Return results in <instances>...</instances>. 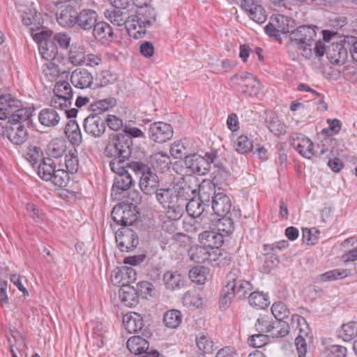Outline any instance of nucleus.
Wrapping results in <instances>:
<instances>
[{
    "instance_id": "nucleus-1",
    "label": "nucleus",
    "mask_w": 357,
    "mask_h": 357,
    "mask_svg": "<svg viewBox=\"0 0 357 357\" xmlns=\"http://www.w3.org/2000/svg\"><path fill=\"white\" fill-rule=\"evenodd\" d=\"M317 36L314 27L311 26H300L291 30L289 35L287 47L296 49L305 58L310 59L312 56V46Z\"/></svg>"
},
{
    "instance_id": "nucleus-2",
    "label": "nucleus",
    "mask_w": 357,
    "mask_h": 357,
    "mask_svg": "<svg viewBox=\"0 0 357 357\" xmlns=\"http://www.w3.org/2000/svg\"><path fill=\"white\" fill-rule=\"evenodd\" d=\"M132 139L122 134L116 135L106 146L104 153L108 158H113L110 162H116L119 165H124L132 153Z\"/></svg>"
},
{
    "instance_id": "nucleus-3",
    "label": "nucleus",
    "mask_w": 357,
    "mask_h": 357,
    "mask_svg": "<svg viewBox=\"0 0 357 357\" xmlns=\"http://www.w3.org/2000/svg\"><path fill=\"white\" fill-rule=\"evenodd\" d=\"M31 108L24 107L21 101L10 94L0 96V119H9L12 122L17 119H29Z\"/></svg>"
},
{
    "instance_id": "nucleus-4",
    "label": "nucleus",
    "mask_w": 357,
    "mask_h": 357,
    "mask_svg": "<svg viewBox=\"0 0 357 357\" xmlns=\"http://www.w3.org/2000/svg\"><path fill=\"white\" fill-rule=\"evenodd\" d=\"M130 162L124 165H119L116 162H110L109 167L112 171L116 173L114 183L111 190V196L114 199H120L121 194L130 189L133 183V180L127 169Z\"/></svg>"
},
{
    "instance_id": "nucleus-5",
    "label": "nucleus",
    "mask_w": 357,
    "mask_h": 357,
    "mask_svg": "<svg viewBox=\"0 0 357 357\" xmlns=\"http://www.w3.org/2000/svg\"><path fill=\"white\" fill-rule=\"evenodd\" d=\"M136 174H141L139 187L144 194L151 195L156 192L159 178L148 165L140 161H132L129 165Z\"/></svg>"
},
{
    "instance_id": "nucleus-6",
    "label": "nucleus",
    "mask_w": 357,
    "mask_h": 357,
    "mask_svg": "<svg viewBox=\"0 0 357 357\" xmlns=\"http://www.w3.org/2000/svg\"><path fill=\"white\" fill-rule=\"evenodd\" d=\"M75 0H68L57 4L56 21L63 27H73L76 24L77 12Z\"/></svg>"
},
{
    "instance_id": "nucleus-7",
    "label": "nucleus",
    "mask_w": 357,
    "mask_h": 357,
    "mask_svg": "<svg viewBox=\"0 0 357 357\" xmlns=\"http://www.w3.org/2000/svg\"><path fill=\"white\" fill-rule=\"evenodd\" d=\"M136 213L137 210L135 209V207L122 202L113 208L111 217L116 225L126 227V226L132 225L137 220Z\"/></svg>"
},
{
    "instance_id": "nucleus-8",
    "label": "nucleus",
    "mask_w": 357,
    "mask_h": 357,
    "mask_svg": "<svg viewBox=\"0 0 357 357\" xmlns=\"http://www.w3.org/2000/svg\"><path fill=\"white\" fill-rule=\"evenodd\" d=\"M197 188V179L192 176H186L180 178L173 188L180 202L185 203V201L195 197Z\"/></svg>"
},
{
    "instance_id": "nucleus-9",
    "label": "nucleus",
    "mask_w": 357,
    "mask_h": 357,
    "mask_svg": "<svg viewBox=\"0 0 357 357\" xmlns=\"http://www.w3.org/2000/svg\"><path fill=\"white\" fill-rule=\"evenodd\" d=\"M234 84L241 88V91L250 96H257L260 91V85L258 80L248 72H242L233 75L231 78Z\"/></svg>"
},
{
    "instance_id": "nucleus-10",
    "label": "nucleus",
    "mask_w": 357,
    "mask_h": 357,
    "mask_svg": "<svg viewBox=\"0 0 357 357\" xmlns=\"http://www.w3.org/2000/svg\"><path fill=\"white\" fill-rule=\"evenodd\" d=\"M213 226V220L206 213L196 217H192L183 222L184 230L192 234L205 232L208 229H212Z\"/></svg>"
},
{
    "instance_id": "nucleus-11",
    "label": "nucleus",
    "mask_w": 357,
    "mask_h": 357,
    "mask_svg": "<svg viewBox=\"0 0 357 357\" xmlns=\"http://www.w3.org/2000/svg\"><path fill=\"white\" fill-rule=\"evenodd\" d=\"M28 120L17 119L13 122L11 121L7 122L6 127V136L12 143L20 145L26 140L28 132L23 123Z\"/></svg>"
},
{
    "instance_id": "nucleus-12",
    "label": "nucleus",
    "mask_w": 357,
    "mask_h": 357,
    "mask_svg": "<svg viewBox=\"0 0 357 357\" xmlns=\"http://www.w3.org/2000/svg\"><path fill=\"white\" fill-rule=\"evenodd\" d=\"M116 242L122 252L132 251L138 245L137 234L128 227H122L116 232Z\"/></svg>"
},
{
    "instance_id": "nucleus-13",
    "label": "nucleus",
    "mask_w": 357,
    "mask_h": 357,
    "mask_svg": "<svg viewBox=\"0 0 357 357\" xmlns=\"http://www.w3.org/2000/svg\"><path fill=\"white\" fill-rule=\"evenodd\" d=\"M173 133L174 131L172 126L167 123L158 121L149 126V137L156 143L162 144L170 140Z\"/></svg>"
},
{
    "instance_id": "nucleus-14",
    "label": "nucleus",
    "mask_w": 357,
    "mask_h": 357,
    "mask_svg": "<svg viewBox=\"0 0 357 357\" xmlns=\"http://www.w3.org/2000/svg\"><path fill=\"white\" fill-rule=\"evenodd\" d=\"M151 20H145L137 13L128 16L126 29L130 36L140 38L145 34L146 28L151 26Z\"/></svg>"
},
{
    "instance_id": "nucleus-15",
    "label": "nucleus",
    "mask_w": 357,
    "mask_h": 357,
    "mask_svg": "<svg viewBox=\"0 0 357 357\" xmlns=\"http://www.w3.org/2000/svg\"><path fill=\"white\" fill-rule=\"evenodd\" d=\"M248 13L249 17L257 24H263L267 19L264 8L256 0H236Z\"/></svg>"
},
{
    "instance_id": "nucleus-16",
    "label": "nucleus",
    "mask_w": 357,
    "mask_h": 357,
    "mask_svg": "<svg viewBox=\"0 0 357 357\" xmlns=\"http://www.w3.org/2000/svg\"><path fill=\"white\" fill-rule=\"evenodd\" d=\"M83 127L84 132L94 137H101L106 130L105 120L98 115L89 114L84 119Z\"/></svg>"
},
{
    "instance_id": "nucleus-17",
    "label": "nucleus",
    "mask_w": 357,
    "mask_h": 357,
    "mask_svg": "<svg viewBox=\"0 0 357 357\" xmlns=\"http://www.w3.org/2000/svg\"><path fill=\"white\" fill-rule=\"evenodd\" d=\"M185 165L191 173L198 175H206L209 172V163L207 157L197 154L187 155L185 158Z\"/></svg>"
},
{
    "instance_id": "nucleus-18",
    "label": "nucleus",
    "mask_w": 357,
    "mask_h": 357,
    "mask_svg": "<svg viewBox=\"0 0 357 357\" xmlns=\"http://www.w3.org/2000/svg\"><path fill=\"white\" fill-rule=\"evenodd\" d=\"M149 346L148 341L139 335L131 337L127 341V348L131 353L135 355L144 354L142 357H158L159 353L156 350L148 351Z\"/></svg>"
},
{
    "instance_id": "nucleus-19",
    "label": "nucleus",
    "mask_w": 357,
    "mask_h": 357,
    "mask_svg": "<svg viewBox=\"0 0 357 357\" xmlns=\"http://www.w3.org/2000/svg\"><path fill=\"white\" fill-rule=\"evenodd\" d=\"M238 272H229L226 276V285L223 287L219 301V306L221 310H227L231 303L234 297V285L232 284L236 278Z\"/></svg>"
},
{
    "instance_id": "nucleus-20",
    "label": "nucleus",
    "mask_w": 357,
    "mask_h": 357,
    "mask_svg": "<svg viewBox=\"0 0 357 357\" xmlns=\"http://www.w3.org/2000/svg\"><path fill=\"white\" fill-rule=\"evenodd\" d=\"M326 56L332 64L341 66L347 59V50L340 43H333L327 46Z\"/></svg>"
},
{
    "instance_id": "nucleus-21",
    "label": "nucleus",
    "mask_w": 357,
    "mask_h": 357,
    "mask_svg": "<svg viewBox=\"0 0 357 357\" xmlns=\"http://www.w3.org/2000/svg\"><path fill=\"white\" fill-rule=\"evenodd\" d=\"M70 82L75 88L79 89H88L93 83V77L87 70L77 68L70 75Z\"/></svg>"
},
{
    "instance_id": "nucleus-22",
    "label": "nucleus",
    "mask_w": 357,
    "mask_h": 357,
    "mask_svg": "<svg viewBox=\"0 0 357 357\" xmlns=\"http://www.w3.org/2000/svg\"><path fill=\"white\" fill-rule=\"evenodd\" d=\"M199 241L208 250L218 248L224 243V234L208 229L199 234Z\"/></svg>"
},
{
    "instance_id": "nucleus-23",
    "label": "nucleus",
    "mask_w": 357,
    "mask_h": 357,
    "mask_svg": "<svg viewBox=\"0 0 357 357\" xmlns=\"http://www.w3.org/2000/svg\"><path fill=\"white\" fill-rule=\"evenodd\" d=\"M211 207L218 216L228 215L230 212L231 203L229 197L223 192H218L214 199L211 200Z\"/></svg>"
},
{
    "instance_id": "nucleus-24",
    "label": "nucleus",
    "mask_w": 357,
    "mask_h": 357,
    "mask_svg": "<svg viewBox=\"0 0 357 357\" xmlns=\"http://www.w3.org/2000/svg\"><path fill=\"white\" fill-rule=\"evenodd\" d=\"M234 271H237L238 273L236 274V278H235V281L232 283L235 284L234 296H237L239 299L246 298L251 293L250 291L252 289V285L250 282L241 278V272L240 269L234 268L230 272Z\"/></svg>"
},
{
    "instance_id": "nucleus-25",
    "label": "nucleus",
    "mask_w": 357,
    "mask_h": 357,
    "mask_svg": "<svg viewBox=\"0 0 357 357\" xmlns=\"http://www.w3.org/2000/svg\"><path fill=\"white\" fill-rule=\"evenodd\" d=\"M230 253L220 248L209 250L208 264L212 266H225L231 264Z\"/></svg>"
},
{
    "instance_id": "nucleus-26",
    "label": "nucleus",
    "mask_w": 357,
    "mask_h": 357,
    "mask_svg": "<svg viewBox=\"0 0 357 357\" xmlns=\"http://www.w3.org/2000/svg\"><path fill=\"white\" fill-rule=\"evenodd\" d=\"M98 19V14L91 9H84L77 13L76 24L84 31L91 29L96 24Z\"/></svg>"
},
{
    "instance_id": "nucleus-27",
    "label": "nucleus",
    "mask_w": 357,
    "mask_h": 357,
    "mask_svg": "<svg viewBox=\"0 0 357 357\" xmlns=\"http://www.w3.org/2000/svg\"><path fill=\"white\" fill-rule=\"evenodd\" d=\"M294 148L303 157L310 159L314 155L312 142L303 135H299L292 142Z\"/></svg>"
},
{
    "instance_id": "nucleus-28",
    "label": "nucleus",
    "mask_w": 357,
    "mask_h": 357,
    "mask_svg": "<svg viewBox=\"0 0 357 357\" xmlns=\"http://www.w3.org/2000/svg\"><path fill=\"white\" fill-rule=\"evenodd\" d=\"M197 190H199V198L204 205L209 206L211 200L218 194L215 190V185L210 181H203L200 184L198 183Z\"/></svg>"
},
{
    "instance_id": "nucleus-29",
    "label": "nucleus",
    "mask_w": 357,
    "mask_h": 357,
    "mask_svg": "<svg viewBox=\"0 0 357 357\" xmlns=\"http://www.w3.org/2000/svg\"><path fill=\"white\" fill-rule=\"evenodd\" d=\"M155 197L165 209L180 202L174 188L158 189L156 190Z\"/></svg>"
},
{
    "instance_id": "nucleus-30",
    "label": "nucleus",
    "mask_w": 357,
    "mask_h": 357,
    "mask_svg": "<svg viewBox=\"0 0 357 357\" xmlns=\"http://www.w3.org/2000/svg\"><path fill=\"white\" fill-rule=\"evenodd\" d=\"M125 328L130 333H137L142 331L144 326L142 316L136 312H130L123 318Z\"/></svg>"
},
{
    "instance_id": "nucleus-31",
    "label": "nucleus",
    "mask_w": 357,
    "mask_h": 357,
    "mask_svg": "<svg viewBox=\"0 0 357 357\" xmlns=\"http://www.w3.org/2000/svg\"><path fill=\"white\" fill-rule=\"evenodd\" d=\"M61 119L60 114L54 107L42 109L38 114L39 122L45 127L56 126Z\"/></svg>"
},
{
    "instance_id": "nucleus-32",
    "label": "nucleus",
    "mask_w": 357,
    "mask_h": 357,
    "mask_svg": "<svg viewBox=\"0 0 357 357\" xmlns=\"http://www.w3.org/2000/svg\"><path fill=\"white\" fill-rule=\"evenodd\" d=\"M105 18L109 21L113 26L117 27L125 26L127 22L128 13V10L110 8L104 12Z\"/></svg>"
},
{
    "instance_id": "nucleus-33",
    "label": "nucleus",
    "mask_w": 357,
    "mask_h": 357,
    "mask_svg": "<svg viewBox=\"0 0 357 357\" xmlns=\"http://www.w3.org/2000/svg\"><path fill=\"white\" fill-rule=\"evenodd\" d=\"M64 132L73 146H78L82 142L81 130L75 120H70L66 123Z\"/></svg>"
},
{
    "instance_id": "nucleus-34",
    "label": "nucleus",
    "mask_w": 357,
    "mask_h": 357,
    "mask_svg": "<svg viewBox=\"0 0 357 357\" xmlns=\"http://www.w3.org/2000/svg\"><path fill=\"white\" fill-rule=\"evenodd\" d=\"M150 162L153 168L161 172L169 169L172 163L170 157L161 152L153 154L150 158Z\"/></svg>"
},
{
    "instance_id": "nucleus-35",
    "label": "nucleus",
    "mask_w": 357,
    "mask_h": 357,
    "mask_svg": "<svg viewBox=\"0 0 357 357\" xmlns=\"http://www.w3.org/2000/svg\"><path fill=\"white\" fill-rule=\"evenodd\" d=\"M67 143L61 138L52 139L47 145V153L49 156L58 158L66 151Z\"/></svg>"
},
{
    "instance_id": "nucleus-36",
    "label": "nucleus",
    "mask_w": 357,
    "mask_h": 357,
    "mask_svg": "<svg viewBox=\"0 0 357 357\" xmlns=\"http://www.w3.org/2000/svg\"><path fill=\"white\" fill-rule=\"evenodd\" d=\"M190 259L195 263L202 264L208 261L209 250L204 245H193L188 250Z\"/></svg>"
},
{
    "instance_id": "nucleus-37",
    "label": "nucleus",
    "mask_w": 357,
    "mask_h": 357,
    "mask_svg": "<svg viewBox=\"0 0 357 357\" xmlns=\"http://www.w3.org/2000/svg\"><path fill=\"white\" fill-rule=\"evenodd\" d=\"M163 280L167 288L172 290L183 286V277L178 271L166 272L163 275Z\"/></svg>"
},
{
    "instance_id": "nucleus-38",
    "label": "nucleus",
    "mask_w": 357,
    "mask_h": 357,
    "mask_svg": "<svg viewBox=\"0 0 357 357\" xmlns=\"http://www.w3.org/2000/svg\"><path fill=\"white\" fill-rule=\"evenodd\" d=\"M56 169V165L53 160L50 158H47L43 160V162L39 163L38 167V176L45 181H50L52 178V174Z\"/></svg>"
},
{
    "instance_id": "nucleus-39",
    "label": "nucleus",
    "mask_w": 357,
    "mask_h": 357,
    "mask_svg": "<svg viewBox=\"0 0 357 357\" xmlns=\"http://www.w3.org/2000/svg\"><path fill=\"white\" fill-rule=\"evenodd\" d=\"M289 325L284 320L274 319L272 321L269 335L272 337H283L288 335Z\"/></svg>"
},
{
    "instance_id": "nucleus-40",
    "label": "nucleus",
    "mask_w": 357,
    "mask_h": 357,
    "mask_svg": "<svg viewBox=\"0 0 357 357\" xmlns=\"http://www.w3.org/2000/svg\"><path fill=\"white\" fill-rule=\"evenodd\" d=\"M93 28V36L98 40H108L113 37V30L110 25L105 22H96Z\"/></svg>"
},
{
    "instance_id": "nucleus-41",
    "label": "nucleus",
    "mask_w": 357,
    "mask_h": 357,
    "mask_svg": "<svg viewBox=\"0 0 357 357\" xmlns=\"http://www.w3.org/2000/svg\"><path fill=\"white\" fill-rule=\"evenodd\" d=\"M116 101L114 98H109L100 100L90 105L91 115H98L107 111L109 108L114 107Z\"/></svg>"
},
{
    "instance_id": "nucleus-42",
    "label": "nucleus",
    "mask_w": 357,
    "mask_h": 357,
    "mask_svg": "<svg viewBox=\"0 0 357 357\" xmlns=\"http://www.w3.org/2000/svg\"><path fill=\"white\" fill-rule=\"evenodd\" d=\"M184 206L188 214L192 218L204 214L205 207L207 206L204 205L199 199L192 197L188 199V202L185 204Z\"/></svg>"
},
{
    "instance_id": "nucleus-43",
    "label": "nucleus",
    "mask_w": 357,
    "mask_h": 357,
    "mask_svg": "<svg viewBox=\"0 0 357 357\" xmlns=\"http://www.w3.org/2000/svg\"><path fill=\"white\" fill-rule=\"evenodd\" d=\"M215 223L213 222V226L218 230V233L223 234L225 235H229L233 232L234 229V223L230 216L225 215L221 216Z\"/></svg>"
},
{
    "instance_id": "nucleus-44",
    "label": "nucleus",
    "mask_w": 357,
    "mask_h": 357,
    "mask_svg": "<svg viewBox=\"0 0 357 357\" xmlns=\"http://www.w3.org/2000/svg\"><path fill=\"white\" fill-rule=\"evenodd\" d=\"M181 312L178 310H170L166 312L163 316V322L170 328H176L182 322Z\"/></svg>"
},
{
    "instance_id": "nucleus-45",
    "label": "nucleus",
    "mask_w": 357,
    "mask_h": 357,
    "mask_svg": "<svg viewBox=\"0 0 357 357\" xmlns=\"http://www.w3.org/2000/svg\"><path fill=\"white\" fill-rule=\"evenodd\" d=\"M38 49L42 57L47 61L54 60L58 54V48L52 40L42 43Z\"/></svg>"
},
{
    "instance_id": "nucleus-46",
    "label": "nucleus",
    "mask_w": 357,
    "mask_h": 357,
    "mask_svg": "<svg viewBox=\"0 0 357 357\" xmlns=\"http://www.w3.org/2000/svg\"><path fill=\"white\" fill-rule=\"evenodd\" d=\"M273 22L277 27V31L280 33L290 34L294 28V21L284 15H278L275 17Z\"/></svg>"
},
{
    "instance_id": "nucleus-47",
    "label": "nucleus",
    "mask_w": 357,
    "mask_h": 357,
    "mask_svg": "<svg viewBox=\"0 0 357 357\" xmlns=\"http://www.w3.org/2000/svg\"><path fill=\"white\" fill-rule=\"evenodd\" d=\"M69 61L74 66L84 65L86 50L83 45H73L69 52Z\"/></svg>"
},
{
    "instance_id": "nucleus-48",
    "label": "nucleus",
    "mask_w": 357,
    "mask_h": 357,
    "mask_svg": "<svg viewBox=\"0 0 357 357\" xmlns=\"http://www.w3.org/2000/svg\"><path fill=\"white\" fill-rule=\"evenodd\" d=\"M196 344L199 351L202 355L211 354L214 350L213 342L207 335L203 333L197 336Z\"/></svg>"
},
{
    "instance_id": "nucleus-49",
    "label": "nucleus",
    "mask_w": 357,
    "mask_h": 357,
    "mask_svg": "<svg viewBox=\"0 0 357 357\" xmlns=\"http://www.w3.org/2000/svg\"><path fill=\"white\" fill-rule=\"evenodd\" d=\"M249 303L254 307L264 308L269 305L268 295L262 291H253L248 297Z\"/></svg>"
},
{
    "instance_id": "nucleus-50",
    "label": "nucleus",
    "mask_w": 357,
    "mask_h": 357,
    "mask_svg": "<svg viewBox=\"0 0 357 357\" xmlns=\"http://www.w3.org/2000/svg\"><path fill=\"white\" fill-rule=\"evenodd\" d=\"M66 170L70 174L77 172L79 167V162L77 158V151L75 149H73L68 151V153L65 156Z\"/></svg>"
},
{
    "instance_id": "nucleus-51",
    "label": "nucleus",
    "mask_w": 357,
    "mask_h": 357,
    "mask_svg": "<svg viewBox=\"0 0 357 357\" xmlns=\"http://www.w3.org/2000/svg\"><path fill=\"white\" fill-rule=\"evenodd\" d=\"M338 335L344 341H349L354 338L357 335V322L349 321L342 324Z\"/></svg>"
},
{
    "instance_id": "nucleus-52",
    "label": "nucleus",
    "mask_w": 357,
    "mask_h": 357,
    "mask_svg": "<svg viewBox=\"0 0 357 357\" xmlns=\"http://www.w3.org/2000/svg\"><path fill=\"white\" fill-rule=\"evenodd\" d=\"M208 268L204 266H195L189 271V278L192 282L203 284L207 279Z\"/></svg>"
},
{
    "instance_id": "nucleus-53",
    "label": "nucleus",
    "mask_w": 357,
    "mask_h": 357,
    "mask_svg": "<svg viewBox=\"0 0 357 357\" xmlns=\"http://www.w3.org/2000/svg\"><path fill=\"white\" fill-rule=\"evenodd\" d=\"M63 165L59 164V168L52 174V178L50 179L55 185L59 187L65 186L69 180V172L63 168Z\"/></svg>"
},
{
    "instance_id": "nucleus-54",
    "label": "nucleus",
    "mask_w": 357,
    "mask_h": 357,
    "mask_svg": "<svg viewBox=\"0 0 357 357\" xmlns=\"http://www.w3.org/2000/svg\"><path fill=\"white\" fill-rule=\"evenodd\" d=\"M235 150L241 154H245L253 149L252 142L246 135H242L237 137L234 143Z\"/></svg>"
},
{
    "instance_id": "nucleus-55",
    "label": "nucleus",
    "mask_w": 357,
    "mask_h": 357,
    "mask_svg": "<svg viewBox=\"0 0 357 357\" xmlns=\"http://www.w3.org/2000/svg\"><path fill=\"white\" fill-rule=\"evenodd\" d=\"M26 159L33 166L39 162H43L45 158H43V153L40 147L30 146L26 153Z\"/></svg>"
},
{
    "instance_id": "nucleus-56",
    "label": "nucleus",
    "mask_w": 357,
    "mask_h": 357,
    "mask_svg": "<svg viewBox=\"0 0 357 357\" xmlns=\"http://www.w3.org/2000/svg\"><path fill=\"white\" fill-rule=\"evenodd\" d=\"M54 96H64L72 99L73 89L67 81H59L56 83L54 88Z\"/></svg>"
},
{
    "instance_id": "nucleus-57",
    "label": "nucleus",
    "mask_w": 357,
    "mask_h": 357,
    "mask_svg": "<svg viewBox=\"0 0 357 357\" xmlns=\"http://www.w3.org/2000/svg\"><path fill=\"white\" fill-rule=\"evenodd\" d=\"M185 203L178 202L176 204L166 208V216L171 220H179L184 212Z\"/></svg>"
},
{
    "instance_id": "nucleus-58",
    "label": "nucleus",
    "mask_w": 357,
    "mask_h": 357,
    "mask_svg": "<svg viewBox=\"0 0 357 357\" xmlns=\"http://www.w3.org/2000/svg\"><path fill=\"white\" fill-rule=\"evenodd\" d=\"M271 312L275 319L283 320L290 314L287 305L282 302L275 303L271 307Z\"/></svg>"
},
{
    "instance_id": "nucleus-59",
    "label": "nucleus",
    "mask_w": 357,
    "mask_h": 357,
    "mask_svg": "<svg viewBox=\"0 0 357 357\" xmlns=\"http://www.w3.org/2000/svg\"><path fill=\"white\" fill-rule=\"evenodd\" d=\"M308 336L307 332L300 329V333L295 340V345L298 354V357H305L307 353V342L305 337Z\"/></svg>"
},
{
    "instance_id": "nucleus-60",
    "label": "nucleus",
    "mask_w": 357,
    "mask_h": 357,
    "mask_svg": "<svg viewBox=\"0 0 357 357\" xmlns=\"http://www.w3.org/2000/svg\"><path fill=\"white\" fill-rule=\"evenodd\" d=\"M267 126L269 130L275 135H280L284 134L286 132V127L277 117H271L267 121Z\"/></svg>"
},
{
    "instance_id": "nucleus-61",
    "label": "nucleus",
    "mask_w": 357,
    "mask_h": 357,
    "mask_svg": "<svg viewBox=\"0 0 357 357\" xmlns=\"http://www.w3.org/2000/svg\"><path fill=\"white\" fill-rule=\"evenodd\" d=\"M40 20V13L37 12H24L22 15V23L26 26L36 25V28H38L37 25L40 24L39 20Z\"/></svg>"
},
{
    "instance_id": "nucleus-62",
    "label": "nucleus",
    "mask_w": 357,
    "mask_h": 357,
    "mask_svg": "<svg viewBox=\"0 0 357 357\" xmlns=\"http://www.w3.org/2000/svg\"><path fill=\"white\" fill-rule=\"evenodd\" d=\"M273 319L268 316H262L257 319L255 324L256 330L259 333H269Z\"/></svg>"
},
{
    "instance_id": "nucleus-63",
    "label": "nucleus",
    "mask_w": 357,
    "mask_h": 357,
    "mask_svg": "<svg viewBox=\"0 0 357 357\" xmlns=\"http://www.w3.org/2000/svg\"><path fill=\"white\" fill-rule=\"evenodd\" d=\"M71 100L64 96H54L51 100V107L55 109H60L61 111H63L71 105Z\"/></svg>"
},
{
    "instance_id": "nucleus-64",
    "label": "nucleus",
    "mask_w": 357,
    "mask_h": 357,
    "mask_svg": "<svg viewBox=\"0 0 357 357\" xmlns=\"http://www.w3.org/2000/svg\"><path fill=\"white\" fill-rule=\"evenodd\" d=\"M342 73L348 79L355 82L357 80V62L354 61L343 67Z\"/></svg>"
}]
</instances>
